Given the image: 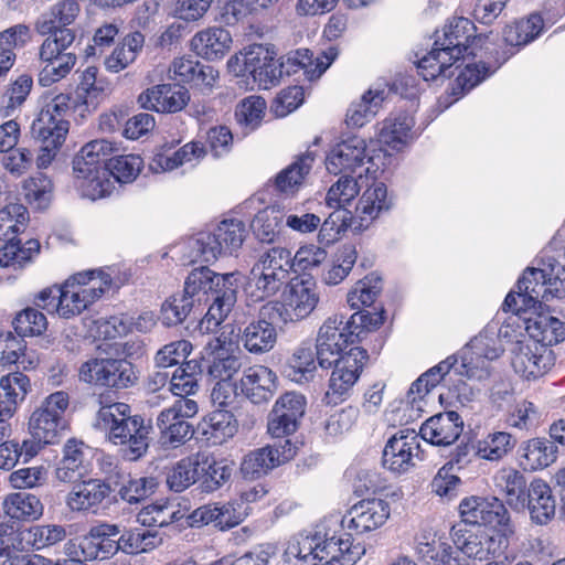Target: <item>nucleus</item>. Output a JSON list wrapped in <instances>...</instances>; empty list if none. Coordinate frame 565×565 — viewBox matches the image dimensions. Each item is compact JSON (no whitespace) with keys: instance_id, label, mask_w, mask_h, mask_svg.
I'll list each match as a JSON object with an SVG mask.
<instances>
[{"instance_id":"1","label":"nucleus","mask_w":565,"mask_h":565,"mask_svg":"<svg viewBox=\"0 0 565 565\" xmlns=\"http://www.w3.org/2000/svg\"><path fill=\"white\" fill-rule=\"evenodd\" d=\"M338 54V49L334 46L316 56L308 49H299L289 54L286 61H280L269 47L255 44L244 53L243 73L250 75L263 89L277 85L284 74L290 75L299 70L303 71L307 79L315 81L330 67Z\"/></svg>"},{"instance_id":"2","label":"nucleus","mask_w":565,"mask_h":565,"mask_svg":"<svg viewBox=\"0 0 565 565\" xmlns=\"http://www.w3.org/2000/svg\"><path fill=\"white\" fill-rule=\"evenodd\" d=\"M477 40L476 25L463 17L450 19L444 26L441 35L437 32L434 47L416 62L418 74L425 81L439 77L447 78L452 75L451 67L469 52L471 44Z\"/></svg>"},{"instance_id":"3","label":"nucleus","mask_w":565,"mask_h":565,"mask_svg":"<svg viewBox=\"0 0 565 565\" xmlns=\"http://www.w3.org/2000/svg\"><path fill=\"white\" fill-rule=\"evenodd\" d=\"M28 209L18 202L4 205L0 210V241L4 245L0 248L1 267H22L40 252L38 239H28L23 246L17 238L23 233L29 222Z\"/></svg>"},{"instance_id":"4","label":"nucleus","mask_w":565,"mask_h":565,"mask_svg":"<svg viewBox=\"0 0 565 565\" xmlns=\"http://www.w3.org/2000/svg\"><path fill=\"white\" fill-rule=\"evenodd\" d=\"M148 429L142 425L138 415L131 414L128 404L108 402V440L124 446L122 457L135 461L142 457L148 449Z\"/></svg>"},{"instance_id":"5","label":"nucleus","mask_w":565,"mask_h":565,"mask_svg":"<svg viewBox=\"0 0 565 565\" xmlns=\"http://www.w3.org/2000/svg\"><path fill=\"white\" fill-rule=\"evenodd\" d=\"M247 235L245 224L235 218L223 220L213 232H202L188 242L190 262L211 263L241 248Z\"/></svg>"},{"instance_id":"6","label":"nucleus","mask_w":565,"mask_h":565,"mask_svg":"<svg viewBox=\"0 0 565 565\" xmlns=\"http://www.w3.org/2000/svg\"><path fill=\"white\" fill-rule=\"evenodd\" d=\"M360 320H327L319 329L316 339L317 361L322 369L332 367L338 356L347 351L349 345L362 341L369 333V328Z\"/></svg>"},{"instance_id":"7","label":"nucleus","mask_w":565,"mask_h":565,"mask_svg":"<svg viewBox=\"0 0 565 565\" xmlns=\"http://www.w3.org/2000/svg\"><path fill=\"white\" fill-rule=\"evenodd\" d=\"M220 277L223 275L214 273L209 267L194 268L186 277L183 292L171 296L162 303V315L166 318H170V316L186 318L190 315H201L204 307L201 303L200 294L210 296L215 287L221 286Z\"/></svg>"},{"instance_id":"8","label":"nucleus","mask_w":565,"mask_h":565,"mask_svg":"<svg viewBox=\"0 0 565 565\" xmlns=\"http://www.w3.org/2000/svg\"><path fill=\"white\" fill-rule=\"evenodd\" d=\"M73 171L82 180V195L92 201L106 194V140L96 139L82 147L73 159Z\"/></svg>"},{"instance_id":"9","label":"nucleus","mask_w":565,"mask_h":565,"mask_svg":"<svg viewBox=\"0 0 565 565\" xmlns=\"http://www.w3.org/2000/svg\"><path fill=\"white\" fill-rule=\"evenodd\" d=\"M291 252L285 247H271L262 254L252 269L257 300L275 295L288 282L292 271Z\"/></svg>"},{"instance_id":"10","label":"nucleus","mask_w":565,"mask_h":565,"mask_svg":"<svg viewBox=\"0 0 565 565\" xmlns=\"http://www.w3.org/2000/svg\"><path fill=\"white\" fill-rule=\"evenodd\" d=\"M102 274V270L77 273L57 288V294H60V316L62 318L79 316L96 300L102 298L106 281H99L98 286H89L95 277Z\"/></svg>"},{"instance_id":"11","label":"nucleus","mask_w":565,"mask_h":565,"mask_svg":"<svg viewBox=\"0 0 565 565\" xmlns=\"http://www.w3.org/2000/svg\"><path fill=\"white\" fill-rule=\"evenodd\" d=\"M450 536L457 550L478 561L501 555L509 544L504 534L468 524H455L450 530Z\"/></svg>"},{"instance_id":"12","label":"nucleus","mask_w":565,"mask_h":565,"mask_svg":"<svg viewBox=\"0 0 565 565\" xmlns=\"http://www.w3.org/2000/svg\"><path fill=\"white\" fill-rule=\"evenodd\" d=\"M373 166V159L366 153L365 140L356 136L333 146L326 158V168L334 175L358 172L361 178L364 171L374 179L376 169L372 170Z\"/></svg>"},{"instance_id":"13","label":"nucleus","mask_w":565,"mask_h":565,"mask_svg":"<svg viewBox=\"0 0 565 565\" xmlns=\"http://www.w3.org/2000/svg\"><path fill=\"white\" fill-rule=\"evenodd\" d=\"M67 406V393L58 391L49 395L30 417V435L49 445L57 443L64 428L63 415Z\"/></svg>"},{"instance_id":"14","label":"nucleus","mask_w":565,"mask_h":565,"mask_svg":"<svg viewBox=\"0 0 565 565\" xmlns=\"http://www.w3.org/2000/svg\"><path fill=\"white\" fill-rule=\"evenodd\" d=\"M367 358L366 350L352 347L335 359L326 393L328 403H337V399H343L349 394L358 382Z\"/></svg>"},{"instance_id":"15","label":"nucleus","mask_w":565,"mask_h":565,"mask_svg":"<svg viewBox=\"0 0 565 565\" xmlns=\"http://www.w3.org/2000/svg\"><path fill=\"white\" fill-rule=\"evenodd\" d=\"M306 398L302 394L287 392L281 395L274 404L268 416L267 431L279 440L287 439L299 426V422L305 415Z\"/></svg>"},{"instance_id":"16","label":"nucleus","mask_w":565,"mask_h":565,"mask_svg":"<svg viewBox=\"0 0 565 565\" xmlns=\"http://www.w3.org/2000/svg\"><path fill=\"white\" fill-rule=\"evenodd\" d=\"M511 354L514 372L527 381L545 375L555 362L552 350L533 341L518 340L511 349Z\"/></svg>"},{"instance_id":"17","label":"nucleus","mask_w":565,"mask_h":565,"mask_svg":"<svg viewBox=\"0 0 565 565\" xmlns=\"http://www.w3.org/2000/svg\"><path fill=\"white\" fill-rule=\"evenodd\" d=\"M459 512L462 519L459 524L470 526H505L510 521L507 508L498 498H465L459 504Z\"/></svg>"},{"instance_id":"18","label":"nucleus","mask_w":565,"mask_h":565,"mask_svg":"<svg viewBox=\"0 0 565 565\" xmlns=\"http://www.w3.org/2000/svg\"><path fill=\"white\" fill-rule=\"evenodd\" d=\"M295 455L296 447L290 439L279 440L246 455L242 461L241 471L245 478L255 479L289 461Z\"/></svg>"},{"instance_id":"19","label":"nucleus","mask_w":565,"mask_h":565,"mask_svg":"<svg viewBox=\"0 0 565 565\" xmlns=\"http://www.w3.org/2000/svg\"><path fill=\"white\" fill-rule=\"evenodd\" d=\"M391 508L388 502L383 499L362 500L347 512L342 518V527L363 534L381 527L390 518Z\"/></svg>"},{"instance_id":"20","label":"nucleus","mask_w":565,"mask_h":565,"mask_svg":"<svg viewBox=\"0 0 565 565\" xmlns=\"http://www.w3.org/2000/svg\"><path fill=\"white\" fill-rule=\"evenodd\" d=\"M364 553V546L354 543L350 533L332 536L321 533L315 557L317 562L326 565H353Z\"/></svg>"},{"instance_id":"21","label":"nucleus","mask_w":565,"mask_h":565,"mask_svg":"<svg viewBox=\"0 0 565 565\" xmlns=\"http://www.w3.org/2000/svg\"><path fill=\"white\" fill-rule=\"evenodd\" d=\"M415 459L422 460L418 436L414 431L409 434L394 435L386 443L382 462L393 472H406L415 466Z\"/></svg>"},{"instance_id":"22","label":"nucleus","mask_w":565,"mask_h":565,"mask_svg":"<svg viewBox=\"0 0 565 565\" xmlns=\"http://www.w3.org/2000/svg\"><path fill=\"white\" fill-rule=\"evenodd\" d=\"M415 550L426 565H459L457 553L447 537L434 529H423L416 535Z\"/></svg>"},{"instance_id":"23","label":"nucleus","mask_w":565,"mask_h":565,"mask_svg":"<svg viewBox=\"0 0 565 565\" xmlns=\"http://www.w3.org/2000/svg\"><path fill=\"white\" fill-rule=\"evenodd\" d=\"M189 519L192 526L213 524L220 530H227L243 522L245 512L237 502H214L199 507Z\"/></svg>"},{"instance_id":"24","label":"nucleus","mask_w":565,"mask_h":565,"mask_svg":"<svg viewBox=\"0 0 565 565\" xmlns=\"http://www.w3.org/2000/svg\"><path fill=\"white\" fill-rule=\"evenodd\" d=\"M463 422L457 412H444L428 418L419 429L420 437L434 446H449L458 440Z\"/></svg>"},{"instance_id":"25","label":"nucleus","mask_w":565,"mask_h":565,"mask_svg":"<svg viewBox=\"0 0 565 565\" xmlns=\"http://www.w3.org/2000/svg\"><path fill=\"white\" fill-rule=\"evenodd\" d=\"M189 100L190 95L186 88L170 84L156 85L138 97L142 108L157 113H177L183 109Z\"/></svg>"},{"instance_id":"26","label":"nucleus","mask_w":565,"mask_h":565,"mask_svg":"<svg viewBox=\"0 0 565 565\" xmlns=\"http://www.w3.org/2000/svg\"><path fill=\"white\" fill-rule=\"evenodd\" d=\"M106 78L96 66H87L79 76L76 87L74 109L79 110L82 118L95 111L105 99Z\"/></svg>"},{"instance_id":"27","label":"nucleus","mask_w":565,"mask_h":565,"mask_svg":"<svg viewBox=\"0 0 565 565\" xmlns=\"http://www.w3.org/2000/svg\"><path fill=\"white\" fill-rule=\"evenodd\" d=\"M232 43L228 30L222 26H209L193 35L190 46L198 56L207 61H216L230 52Z\"/></svg>"},{"instance_id":"28","label":"nucleus","mask_w":565,"mask_h":565,"mask_svg":"<svg viewBox=\"0 0 565 565\" xmlns=\"http://www.w3.org/2000/svg\"><path fill=\"white\" fill-rule=\"evenodd\" d=\"M525 508L530 519L537 525L548 524L556 514V499L551 487L542 479H534L529 484Z\"/></svg>"},{"instance_id":"29","label":"nucleus","mask_w":565,"mask_h":565,"mask_svg":"<svg viewBox=\"0 0 565 565\" xmlns=\"http://www.w3.org/2000/svg\"><path fill=\"white\" fill-rule=\"evenodd\" d=\"M242 393L254 404L268 402L276 390V374L265 365H253L244 370L241 377Z\"/></svg>"},{"instance_id":"30","label":"nucleus","mask_w":565,"mask_h":565,"mask_svg":"<svg viewBox=\"0 0 565 565\" xmlns=\"http://www.w3.org/2000/svg\"><path fill=\"white\" fill-rule=\"evenodd\" d=\"M173 146L166 145L157 151L150 162L151 171L156 173L173 171L182 166H195L205 156V149L200 142H188L174 152H169Z\"/></svg>"},{"instance_id":"31","label":"nucleus","mask_w":565,"mask_h":565,"mask_svg":"<svg viewBox=\"0 0 565 565\" xmlns=\"http://www.w3.org/2000/svg\"><path fill=\"white\" fill-rule=\"evenodd\" d=\"M88 447L83 441L70 439L63 448V458L55 471L56 478L62 482H74L88 475Z\"/></svg>"},{"instance_id":"32","label":"nucleus","mask_w":565,"mask_h":565,"mask_svg":"<svg viewBox=\"0 0 565 565\" xmlns=\"http://www.w3.org/2000/svg\"><path fill=\"white\" fill-rule=\"evenodd\" d=\"M315 159L316 156L312 151L297 156L290 164L277 173L276 190L285 195H295L299 192L307 182Z\"/></svg>"},{"instance_id":"33","label":"nucleus","mask_w":565,"mask_h":565,"mask_svg":"<svg viewBox=\"0 0 565 565\" xmlns=\"http://www.w3.org/2000/svg\"><path fill=\"white\" fill-rule=\"evenodd\" d=\"M493 481L495 489L511 508L525 509L529 486L522 472L514 468H502L494 475Z\"/></svg>"},{"instance_id":"34","label":"nucleus","mask_w":565,"mask_h":565,"mask_svg":"<svg viewBox=\"0 0 565 565\" xmlns=\"http://www.w3.org/2000/svg\"><path fill=\"white\" fill-rule=\"evenodd\" d=\"M221 286L215 287L205 301H212L204 318H227L232 312L237 297V275L235 273L223 274L220 277Z\"/></svg>"},{"instance_id":"35","label":"nucleus","mask_w":565,"mask_h":565,"mask_svg":"<svg viewBox=\"0 0 565 565\" xmlns=\"http://www.w3.org/2000/svg\"><path fill=\"white\" fill-rule=\"evenodd\" d=\"M30 387L26 375L11 373L0 379V416L12 417Z\"/></svg>"},{"instance_id":"36","label":"nucleus","mask_w":565,"mask_h":565,"mask_svg":"<svg viewBox=\"0 0 565 565\" xmlns=\"http://www.w3.org/2000/svg\"><path fill=\"white\" fill-rule=\"evenodd\" d=\"M557 455V447L545 438H532L521 447L520 465L524 470L536 471L551 466Z\"/></svg>"},{"instance_id":"37","label":"nucleus","mask_w":565,"mask_h":565,"mask_svg":"<svg viewBox=\"0 0 565 565\" xmlns=\"http://www.w3.org/2000/svg\"><path fill=\"white\" fill-rule=\"evenodd\" d=\"M414 119L407 113H398L386 118L379 134V141L392 150L402 149L412 138Z\"/></svg>"},{"instance_id":"38","label":"nucleus","mask_w":565,"mask_h":565,"mask_svg":"<svg viewBox=\"0 0 565 565\" xmlns=\"http://www.w3.org/2000/svg\"><path fill=\"white\" fill-rule=\"evenodd\" d=\"M382 290V279L375 274L365 276L362 280L358 281L354 287L348 292V305L351 309L356 310L350 318H372V313L363 312V308L373 305Z\"/></svg>"},{"instance_id":"39","label":"nucleus","mask_w":565,"mask_h":565,"mask_svg":"<svg viewBox=\"0 0 565 565\" xmlns=\"http://www.w3.org/2000/svg\"><path fill=\"white\" fill-rule=\"evenodd\" d=\"M317 354L309 343L297 347L285 365V374L298 384L308 383L315 376Z\"/></svg>"},{"instance_id":"40","label":"nucleus","mask_w":565,"mask_h":565,"mask_svg":"<svg viewBox=\"0 0 565 565\" xmlns=\"http://www.w3.org/2000/svg\"><path fill=\"white\" fill-rule=\"evenodd\" d=\"M70 129L68 120L53 117L49 113L41 111L31 125V136L41 143L63 145Z\"/></svg>"},{"instance_id":"41","label":"nucleus","mask_w":565,"mask_h":565,"mask_svg":"<svg viewBox=\"0 0 565 565\" xmlns=\"http://www.w3.org/2000/svg\"><path fill=\"white\" fill-rule=\"evenodd\" d=\"M242 340L250 353L268 352L277 341V330L269 320H253L244 329Z\"/></svg>"},{"instance_id":"42","label":"nucleus","mask_w":565,"mask_h":565,"mask_svg":"<svg viewBox=\"0 0 565 565\" xmlns=\"http://www.w3.org/2000/svg\"><path fill=\"white\" fill-rule=\"evenodd\" d=\"M81 11L76 0H61L52 6L50 19L45 17L35 22V30L41 35H49L54 30L67 29L78 17Z\"/></svg>"},{"instance_id":"43","label":"nucleus","mask_w":565,"mask_h":565,"mask_svg":"<svg viewBox=\"0 0 565 565\" xmlns=\"http://www.w3.org/2000/svg\"><path fill=\"white\" fill-rule=\"evenodd\" d=\"M385 99L384 89L365 92L360 100L353 102L347 111V122L353 127H362L369 122L379 111Z\"/></svg>"},{"instance_id":"44","label":"nucleus","mask_w":565,"mask_h":565,"mask_svg":"<svg viewBox=\"0 0 565 565\" xmlns=\"http://www.w3.org/2000/svg\"><path fill=\"white\" fill-rule=\"evenodd\" d=\"M203 367L199 360L182 363L170 379V391L175 396H191L198 393Z\"/></svg>"},{"instance_id":"45","label":"nucleus","mask_w":565,"mask_h":565,"mask_svg":"<svg viewBox=\"0 0 565 565\" xmlns=\"http://www.w3.org/2000/svg\"><path fill=\"white\" fill-rule=\"evenodd\" d=\"M515 445L516 438L512 434L494 430L478 441L476 454L484 460L500 461L513 450Z\"/></svg>"},{"instance_id":"46","label":"nucleus","mask_w":565,"mask_h":565,"mask_svg":"<svg viewBox=\"0 0 565 565\" xmlns=\"http://www.w3.org/2000/svg\"><path fill=\"white\" fill-rule=\"evenodd\" d=\"M104 498L105 483L99 479H88L73 488L66 503L72 511H85L100 503Z\"/></svg>"},{"instance_id":"47","label":"nucleus","mask_w":565,"mask_h":565,"mask_svg":"<svg viewBox=\"0 0 565 565\" xmlns=\"http://www.w3.org/2000/svg\"><path fill=\"white\" fill-rule=\"evenodd\" d=\"M525 333L540 347H551L565 340L563 320H524Z\"/></svg>"},{"instance_id":"48","label":"nucleus","mask_w":565,"mask_h":565,"mask_svg":"<svg viewBox=\"0 0 565 565\" xmlns=\"http://www.w3.org/2000/svg\"><path fill=\"white\" fill-rule=\"evenodd\" d=\"M3 510L11 519L35 520L42 515L43 505L40 499L31 493L15 492L6 498Z\"/></svg>"},{"instance_id":"49","label":"nucleus","mask_w":565,"mask_h":565,"mask_svg":"<svg viewBox=\"0 0 565 565\" xmlns=\"http://www.w3.org/2000/svg\"><path fill=\"white\" fill-rule=\"evenodd\" d=\"M200 478L199 454L178 461L167 473V486L171 491L182 492Z\"/></svg>"},{"instance_id":"50","label":"nucleus","mask_w":565,"mask_h":565,"mask_svg":"<svg viewBox=\"0 0 565 565\" xmlns=\"http://www.w3.org/2000/svg\"><path fill=\"white\" fill-rule=\"evenodd\" d=\"M201 488L205 492L220 489L232 476V467L216 461L206 455L199 454Z\"/></svg>"},{"instance_id":"51","label":"nucleus","mask_w":565,"mask_h":565,"mask_svg":"<svg viewBox=\"0 0 565 565\" xmlns=\"http://www.w3.org/2000/svg\"><path fill=\"white\" fill-rule=\"evenodd\" d=\"M54 185L52 180L42 172L29 177L22 183L25 201L38 210L49 207L53 198Z\"/></svg>"},{"instance_id":"52","label":"nucleus","mask_w":565,"mask_h":565,"mask_svg":"<svg viewBox=\"0 0 565 565\" xmlns=\"http://www.w3.org/2000/svg\"><path fill=\"white\" fill-rule=\"evenodd\" d=\"M391 201L387 198V189L384 183H376L365 190L356 206L362 222L375 220L381 212L387 211Z\"/></svg>"},{"instance_id":"53","label":"nucleus","mask_w":565,"mask_h":565,"mask_svg":"<svg viewBox=\"0 0 565 565\" xmlns=\"http://www.w3.org/2000/svg\"><path fill=\"white\" fill-rule=\"evenodd\" d=\"M391 201L387 198V189L384 183H376L365 190L356 206L362 222L375 220L381 212L387 211Z\"/></svg>"},{"instance_id":"54","label":"nucleus","mask_w":565,"mask_h":565,"mask_svg":"<svg viewBox=\"0 0 565 565\" xmlns=\"http://www.w3.org/2000/svg\"><path fill=\"white\" fill-rule=\"evenodd\" d=\"M182 516L178 505L169 501H158L142 508L137 515V521L143 526L163 527L179 521Z\"/></svg>"},{"instance_id":"55","label":"nucleus","mask_w":565,"mask_h":565,"mask_svg":"<svg viewBox=\"0 0 565 565\" xmlns=\"http://www.w3.org/2000/svg\"><path fill=\"white\" fill-rule=\"evenodd\" d=\"M192 323H195L194 330L201 334L213 333L218 350L237 343L241 338V328L234 320H192Z\"/></svg>"},{"instance_id":"56","label":"nucleus","mask_w":565,"mask_h":565,"mask_svg":"<svg viewBox=\"0 0 565 565\" xmlns=\"http://www.w3.org/2000/svg\"><path fill=\"white\" fill-rule=\"evenodd\" d=\"M237 431V422L234 415L224 408L211 412L204 418L203 434L215 443H223Z\"/></svg>"},{"instance_id":"57","label":"nucleus","mask_w":565,"mask_h":565,"mask_svg":"<svg viewBox=\"0 0 565 565\" xmlns=\"http://www.w3.org/2000/svg\"><path fill=\"white\" fill-rule=\"evenodd\" d=\"M118 343L108 344V387L120 390L132 386L138 376L130 361L111 358L114 352H118Z\"/></svg>"},{"instance_id":"58","label":"nucleus","mask_w":565,"mask_h":565,"mask_svg":"<svg viewBox=\"0 0 565 565\" xmlns=\"http://www.w3.org/2000/svg\"><path fill=\"white\" fill-rule=\"evenodd\" d=\"M543 29V19L540 14H531L525 20H520L507 25L503 31V40L508 45L522 46L533 41Z\"/></svg>"},{"instance_id":"59","label":"nucleus","mask_w":565,"mask_h":565,"mask_svg":"<svg viewBox=\"0 0 565 565\" xmlns=\"http://www.w3.org/2000/svg\"><path fill=\"white\" fill-rule=\"evenodd\" d=\"M266 108L267 104L263 97L247 96L237 104L235 119L245 131H254L260 126Z\"/></svg>"},{"instance_id":"60","label":"nucleus","mask_w":565,"mask_h":565,"mask_svg":"<svg viewBox=\"0 0 565 565\" xmlns=\"http://www.w3.org/2000/svg\"><path fill=\"white\" fill-rule=\"evenodd\" d=\"M145 36L140 32H134L124 38L108 56V71L119 72L132 63L138 52L142 49Z\"/></svg>"},{"instance_id":"61","label":"nucleus","mask_w":565,"mask_h":565,"mask_svg":"<svg viewBox=\"0 0 565 565\" xmlns=\"http://www.w3.org/2000/svg\"><path fill=\"white\" fill-rule=\"evenodd\" d=\"M242 359L230 354L226 350L211 353L207 364V375L215 382H232L233 376L242 369Z\"/></svg>"},{"instance_id":"62","label":"nucleus","mask_w":565,"mask_h":565,"mask_svg":"<svg viewBox=\"0 0 565 565\" xmlns=\"http://www.w3.org/2000/svg\"><path fill=\"white\" fill-rule=\"evenodd\" d=\"M77 62L75 53H67L57 58H53L51 62H43L41 67L38 82L42 87H50L51 85L65 78L74 68Z\"/></svg>"},{"instance_id":"63","label":"nucleus","mask_w":565,"mask_h":565,"mask_svg":"<svg viewBox=\"0 0 565 565\" xmlns=\"http://www.w3.org/2000/svg\"><path fill=\"white\" fill-rule=\"evenodd\" d=\"M39 49V58L41 63L51 62L62 55H67L66 50L73 44L75 33L71 29L54 30L49 33Z\"/></svg>"},{"instance_id":"64","label":"nucleus","mask_w":565,"mask_h":565,"mask_svg":"<svg viewBox=\"0 0 565 565\" xmlns=\"http://www.w3.org/2000/svg\"><path fill=\"white\" fill-rule=\"evenodd\" d=\"M143 168V160L137 154L116 156L108 159V173L119 183H131Z\"/></svg>"}]
</instances>
